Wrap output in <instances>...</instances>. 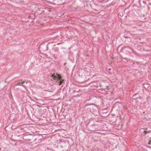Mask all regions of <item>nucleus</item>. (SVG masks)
<instances>
[{
    "label": "nucleus",
    "instance_id": "obj_30",
    "mask_svg": "<svg viewBox=\"0 0 151 151\" xmlns=\"http://www.w3.org/2000/svg\"><path fill=\"white\" fill-rule=\"evenodd\" d=\"M65 64H66L65 63L64 64V65H65Z\"/></svg>",
    "mask_w": 151,
    "mask_h": 151
},
{
    "label": "nucleus",
    "instance_id": "obj_10",
    "mask_svg": "<svg viewBox=\"0 0 151 151\" xmlns=\"http://www.w3.org/2000/svg\"><path fill=\"white\" fill-rule=\"evenodd\" d=\"M139 94L138 93H135L132 96V99L133 100H135L139 98H141V97L139 96Z\"/></svg>",
    "mask_w": 151,
    "mask_h": 151
},
{
    "label": "nucleus",
    "instance_id": "obj_2",
    "mask_svg": "<svg viewBox=\"0 0 151 151\" xmlns=\"http://www.w3.org/2000/svg\"><path fill=\"white\" fill-rule=\"evenodd\" d=\"M83 107L84 110L86 111H90L93 113H95L96 111L97 107L94 104H88L84 105Z\"/></svg>",
    "mask_w": 151,
    "mask_h": 151
},
{
    "label": "nucleus",
    "instance_id": "obj_16",
    "mask_svg": "<svg viewBox=\"0 0 151 151\" xmlns=\"http://www.w3.org/2000/svg\"><path fill=\"white\" fill-rule=\"evenodd\" d=\"M148 144L149 145H151V140H149L148 142Z\"/></svg>",
    "mask_w": 151,
    "mask_h": 151
},
{
    "label": "nucleus",
    "instance_id": "obj_8",
    "mask_svg": "<svg viewBox=\"0 0 151 151\" xmlns=\"http://www.w3.org/2000/svg\"><path fill=\"white\" fill-rule=\"evenodd\" d=\"M22 125L19 126L17 128L15 129V131L17 133H19L20 135H24L23 133L24 132L23 130L22 129Z\"/></svg>",
    "mask_w": 151,
    "mask_h": 151
},
{
    "label": "nucleus",
    "instance_id": "obj_5",
    "mask_svg": "<svg viewBox=\"0 0 151 151\" xmlns=\"http://www.w3.org/2000/svg\"><path fill=\"white\" fill-rule=\"evenodd\" d=\"M22 129L23 130L24 132H26V133H29L31 132V130L33 128V127L31 126L29 124H24L22 125Z\"/></svg>",
    "mask_w": 151,
    "mask_h": 151
},
{
    "label": "nucleus",
    "instance_id": "obj_15",
    "mask_svg": "<svg viewBox=\"0 0 151 151\" xmlns=\"http://www.w3.org/2000/svg\"><path fill=\"white\" fill-rule=\"evenodd\" d=\"M143 133L145 134H146L147 133V131H144L143 132Z\"/></svg>",
    "mask_w": 151,
    "mask_h": 151
},
{
    "label": "nucleus",
    "instance_id": "obj_29",
    "mask_svg": "<svg viewBox=\"0 0 151 151\" xmlns=\"http://www.w3.org/2000/svg\"><path fill=\"white\" fill-rule=\"evenodd\" d=\"M1 96V94H0V96Z\"/></svg>",
    "mask_w": 151,
    "mask_h": 151
},
{
    "label": "nucleus",
    "instance_id": "obj_1",
    "mask_svg": "<svg viewBox=\"0 0 151 151\" xmlns=\"http://www.w3.org/2000/svg\"><path fill=\"white\" fill-rule=\"evenodd\" d=\"M46 112V109H44V107H41L37 105V108L35 109V111L34 114L36 117L39 118L42 116H44Z\"/></svg>",
    "mask_w": 151,
    "mask_h": 151
},
{
    "label": "nucleus",
    "instance_id": "obj_23",
    "mask_svg": "<svg viewBox=\"0 0 151 151\" xmlns=\"http://www.w3.org/2000/svg\"><path fill=\"white\" fill-rule=\"evenodd\" d=\"M53 43V42H51L52 43ZM51 43H49L48 44H47V45H49Z\"/></svg>",
    "mask_w": 151,
    "mask_h": 151
},
{
    "label": "nucleus",
    "instance_id": "obj_7",
    "mask_svg": "<svg viewBox=\"0 0 151 151\" xmlns=\"http://www.w3.org/2000/svg\"><path fill=\"white\" fill-rule=\"evenodd\" d=\"M88 129L91 131H94L98 130L99 129V125L98 124L89 125L87 126Z\"/></svg>",
    "mask_w": 151,
    "mask_h": 151
},
{
    "label": "nucleus",
    "instance_id": "obj_28",
    "mask_svg": "<svg viewBox=\"0 0 151 151\" xmlns=\"http://www.w3.org/2000/svg\"><path fill=\"white\" fill-rule=\"evenodd\" d=\"M149 4L150 5H151V4Z\"/></svg>",
    "mask_w": 151,
    "mask_h": 151
},
{
    "label": "nucleus",
    "instance_id": "obj_24",
    "mask_svg": "<svg viewBox=\"0 0 151 151\" xmlns=\"http://www.w3.org/2000/svg\"><path fill=\"white\" fill-rule=\"evenodd\" d=\"M111 68H109L108 70H111Z\"/></svg>",
    "mask_w": 151,
    "mask_h": 151
},
{
    "label": "nucleus",
    "instance_id": "obj_25",
    "mask_svg": "<svg viewBox=\"0 0 151 151\" xmlns=\"http://www.w3.org/2000/svg\"><path fill=\"white\" fill-rule=\"evenodd\" d=\"M26 83H27L28 82V81H27H27H26Z\"/></svg>",
    "mask_w": 151,
    "mask_h": 151
},
{
    "label": "nucleus",
    "instance_id": "obj_3",
    "mask_svg": "<svg viewBox=\"0 0 151 151\" xmlns=\"http://www.w3.org/2000/svg\"><path fill=\"white\" fill-rule=\"evenodd\" d=\"M57 76L55 75H52L53 79L55 80V82L58 84L59 85H61L64 83V80L62 79L61 75L59 74H57Z\"/></svg>",
    "mask_w": 151,
    "mask_h": 151
},
{
    "label": "nucleus",
    "instance_id": "obj_21",
    "mask_svg": "<svg viewBox=\"0 0 151 151\" xmlns=\"http://www.w3.org/2000/svg\"><path fill=\"white\" fill-rule=\"evenodd\" d=\"M62 43H58V44H57V45H60V44H61Z\"/></svg>",
    "mask_w": 151,
    "mask_h": 151
},
{
    "label": "nucleus",
    "instance_id": "obj_4",
    "mask_svg": "<svg viewBox=\"0 0 151 151\" xmlns=\"http://www.w3.org/2000/svg\"><path fill=\"white\" fill-rule=\"evenodd\" d=\"M26 133L24 134L23 137V139L26 141L30 142L31 140H36L35 135L31 134H26Z\"/></svg>",
    "mask_w": 151,
    "mask_h": 151
},
{
    "label": "nucleus",
    "instance_id": "obj_13",
    "mask_svg": "<svg viewBox=\"0 0 151 151\" xmlns=\"http://www.w3.org/2000/svg\"><path fill=\"white\" fill-rule=\"evenodd\" d=\"M119 104H120V103L119 102L116 103L114 106V108H117V107L119 106Z\"/></svg>",
    "mask_w": 151,
    "mask_h": 151
},
{
    "label": "nucleus",
    "instance_id": "obj_20",
    "mask_svg": "<svg viewBox=\"0 0 151 151\" xmlns=\"http://www.w3.org/2000/svg\"><path fill=\"white\" fill-rule=\"evenodd\" d=\"M25 83V82L24 81H23V82H21V83H22V84H23V83Z\"/></svg>",
    "mask_w": 151,
    "mask_h": 151
},
{
    "label": "nucleus",
    "instance_id": "obj_12",
    "mask_svg": "<svg viewBox=\"0 0 151 151\" xmlns=\"http://www.w3.org/2000/svg\"><path fill=\"white\" fill-rule=\"evenodd\" d=\"M54 47L52 48V50H53L55 52H58L59 47H56V45H54Z\"/></svg>",
    "mask_w": 151,
    "mask_h": 151
},
{
    "label": "nucleus",
    "instance_id": "obj_27",
    "mask_svg": "<svg viewBox=\"0 0 151 151\" xmlns=\"http://www.w3.org/2000/svg\"><path fill=\"white\" fill-rule=\"evenodd\" d=\"M18 82V81H16V82Z\"/></svg>",
    "mask_w": 151,
    "mask_h": 151
},
{
    "label": "nucleus",
    "instance_id": "obj_26",
    "mask_svg": "<svg viewBox=\"0 0 151 151\" xmlns=\"http://www.w3.org/2000/svg\"><path fill=\"white\" fill-rule=\"evenodd\" d=\"M53 55H54V57H55V54H54Z\"/></svg>",
    "mask_w": 151,
    "mask_h": 151
},
{
    "label": "nucleus",
    "instance_id": "obj_19",
    "mask_svg": "<svg viewBox=\"0 0 151 151\" xmlns=\"http://www.w3.org/2000/svg\"><path fill=\"white\" fill-rule=\"evenodd\" d=\"M124 37L125 38H129V39L130 38V37H125V36H124Z\"/></svg>",
    "mask_w": 151,
    "mask_h": 151
},
{
    "label": "nucleus",
    "instance_id": "obj_22",
    "mask_svg": "<svg viewBox=\"0 0 151 151\" xmlns=\"http://www.w3.org/2000/svg\"><path fill=\"white\" fill-rule=\"evenodd\" d=\"M28 83H31V82L30 81H28Z\"/></svg>",
    "mask_w": 151,
    "mask_h": 151
},
{
    "label": "nucleus",
    "instance_id": "obj_6",
    "mask_svg": "<svg viewBox=\"0 0 151 151\" xmlns=\"http://www.w3.org/2000/svg\"><path fill=\"white\" fill-rule=\"evenodd\" d=\"M52 13V11L50 8H45L43 9L42 15L44 17H49V15Z\"/></svg>",
    "mask_w": 151,
    "mask_h": 151
},
{
    "label": "nucleus",
    "instance_id": "obj_17",
    "mask_svg": "<svg viewBox=\"0 0 151 151\" xmlns=\"http://www.w3.org/2000/svg\"><path fill=\"white\" fill-rule=\"evenodd\" d=\"M17 85H20V86H22V83H21V82L20 83V82H19L18 83H17Z\"/></svg>",
    "mask_w": 151,
    "mask_h": 151
},
{
    "label": "nucleus",
    "instance_id": "obj_9",
    "mask_svg": "<svg viewBox=\"0 0 151 151\" xmlns=\"http://www.w3.org/2000/svg\"><path fill=\"white\" fill-rule=\"evenodd\" d=\"M43 9L42 8H39L36 11V13L39 15L42 14V11H43Z\"/></svg>",
    "mask_w": 151,
    "mask_h": 151
},
{
    "label": "nucleus",
    "instance_id": "obj_18",
    "mask_svg": "<svg viewBox=\"0 0 151 151\" xmlns=\"http://www.w3.org/2000/svg\"><path fill=\"white\" fill-rule=\"evenodd\" d=\"M72 54H70L69 55V58H70V56L72 57Z\"/></svg>",
    "mask_w": 151,
    "mask_h": 151
},
{
    "label": "nucleus",
    "instance_id": "obj_14",
    "mask_svg": "<svg viewBox=\"0 0 151 151\" xmlns=\"http://www.w3.org/2000/svg\"><path fill=\"white\" fill-rule=\"evenodd\" d=\"M34 15H30L28 17V18L30 19V18H31V19H33L34 18Z\"/></svg>",
    "mask_w": 151,
    "mask_h": 151
},
{
    "label": "nucleus",
    "instance_id": "obj_11",
    "mask_svg": "<svg viewBox=\"0 0 151 151\" xmlns=\"http://www.w3.org/2000/svg\"><path fill=\"white\" fill-rule=\"evenodd\" d=\"M124 49H128V50H126L128 52H130V50H132V48L131 47H130L128 46H124L123 47Z\"/></svg>",
    "mask_w": 151,
    "mask_h": 151
}]
</instances>
